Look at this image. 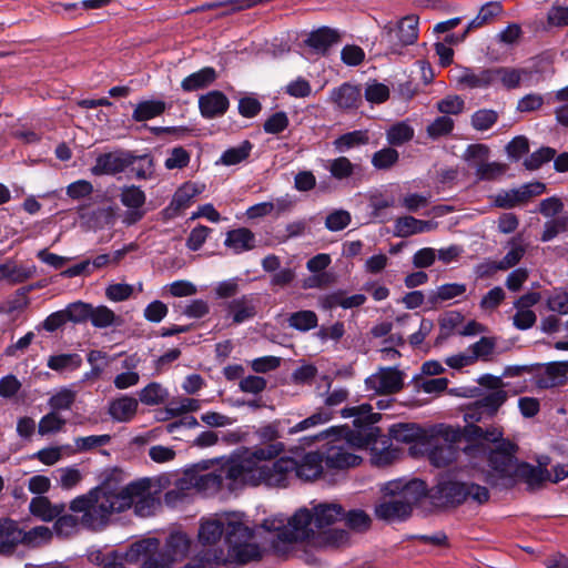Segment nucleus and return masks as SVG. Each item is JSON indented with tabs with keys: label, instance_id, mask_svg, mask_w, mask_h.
<instances>
[{
	"label": "nucleus",
	"instance_id": "obj_32",
	"mask_svg": "<svg viewBox=\"0 0 568 568\" xmlns=\"http://www.w3.org/2000/svg\"><path fill=\"white\" fill-rule=\"evenodd\" d=\"M389 435L397 442L410 444L423 442L426 433L416 424L399 423L389 428Z\"/></svg>",
	"mask_w": 568,
	"mask_h": 568
},
{
	"label": "nucleus",
	"instance_id": "obj_44",
	"mask_svg": "<svg viewBox=\"0 0 568 568\" xmlns=\"http://www.w3.org/2000/svg\"><path fill=\"white\" fill-rule=\"evenodd\" d=\"M496 339L494 337H481L476 343L471 344L467 349L473 357L474 363L478 359L489 361L495 352Z\"/></svg>",
	"mask_w": 568,
	"mask_h": 568
},
{
	"label": "nucleus",
	"instance_id": "obj_39",
	"mask_svg": "<svg viewBox=\"0 0 568 568\" xmlns=\"http://www.w3.org/2000/svg\"><path fill=\"white\" fill-rule=\"evenodd\" d=\"M493 84L500 82L507 89H515L520 84L521 75L526 74L524 70L513 68H494Z\"/></svg>",
	"mask_w": 568,
	"mask_h": 568
},
{
	"label": "nucleus",
	"instance_id": "obj_9",
	"mask_svg": "<svg viewBox=\"0 0 568 568\" xmlns=\"http://www.w3.org/2000/svg\"><path fill=\"white\" fill-rule=\"evenodd\" d=\"M332 416L333 412L331 409L320 408L314 414L293 426H290V419H276L262 425L255 430V435L264 446L278 444L280 442L277 439L285 430L288 435H295L329 422Z\"/></svg>",
	"mask_w": 568,
	"mask_h": 568
},
{
	"label": "nucleus",
	"instance_id": "obj_35",
	"mask_svg": "<svg viewBox=\"0 0 568 568\" xmlns=\"http://www.w3.org/2000/svg\"><path fill=\"white\" fill-rule=\"evenodd\" d=\"M166 109V103L162 100H144L139 102L132 113L135 122H144L161 115Z\"/></svg>",
	"mask_w": 568,
	"mask_h": 568
},
{
	"label": "nucleus",
	"instance_id": "obj_10",
	"mask_svg": "<svg viewBox=\"0 0 568 568\" xmlns=\"http://www.w3.org/2000/svg\"><path fill=\"white\" fill-rule=\"evenodd\" d=\"M433 498L447 505H459L468 500L484 504L489 499V491L475 483L442 479L434 489Z\"/></svg>",
	"mask_w": 568,
	"mask_h": 568
},
{
	"label": "nucleus",
	"instance_id": "obj_61",
	"mask_svg": "<svg viewBox=\"0 0 568 568\" xmlns=\"http://www.w3.org/2000/svg\"><path fill=\"white\" fill-rule=\"evenodd\" d=\"M355 165L345 156L329 161L328 171L336 180H344L353 175Z\"/></svg>",
	"mask_w": 568,
	"mask_h": 568
},
{
	"label": "nucleus",
	"instance_id": "obj_48",
	"mask_svg": "<svg viewBox=\"0 0 568 568\" xmlns=\"http://www.w3.org/2000/svg\"><path fill=\"white\" fill-rule=\"evenodd\" d=\"M90 321L92 325L97 328H106L116 324L118 316L114 314L112 310L104 305H100L97 307L92 306Z\"/></svg>",
	"mask_w": 568,
	"mask_h": 568
},
{
	"label": "nucleus",
	"instance_id": "obj_21",
	"mask_svg": "<svg viewBox=\"0 0 568 568\" xmlns=\"http://www.w3.org/2000/svg\"><path fill=\"white\" fill-rule=\"evenodd\" d=\"M230 101L227 97L217 90L210 91L199 99L201 114L205 119L222 116L229 109Z\"/></svg>",
	"mask_w": 568,
	"mask_h": 568
},
{
	"label": "nucleus",
	"instance_id": "obj_40",
	"mask_svg": "<svg viewBox=\"0 0 568 568\" xmlns=\"http://www.w3.org/2000/svg\"><path fill=\"white\" fill-rule=\"evenodd\" d=\"M32 276V271L17 265L12 261L0 264V281L6 280L10 283H22Z\"/></svg>",
	"mask_w": 568,
	"mask_h": 568
},
{
	"label": "nucleus",
	"instance_id": "obj_53",
	"mask_svg": "<svg viewBox=\"0 0 568 568\" xmlns=\"http://www.w3.org/2000/svg\"><path fill=\"white\" fill-rule=\"evenodd\" d=\"M556 150L549 146H542L525 159L524 165L529 171L538 170L542 164L555 159Z\"/></svg>",
	"mask_w": 568,
	"mask_h": 568
},
{
	"label": "nucleus",
	"instance_id": "obj_3",
	"mask_svg": "<svg viewBox=\"0 0 568 568\" xmlns=\"http://www.w3.org/2000/svg\"><path fill=\"white\" fill-rule=\"evenodd\" d=\"M345 509L334 501L310 503L290 518L276 515L263 520L261 527L275 532L278 540L284 542L314 541L317 534L342 520Z\"/></svg>",
	"mask_w": 568,
	"mask_h": 568
},
{
	"label": "nucleus",
	"instance_id": "obj_36",
	"mask_svg": "<svg viewBox=\"0 0 568 568\" xmlns=\"http://www.w3.org/2000/svg\"><path fill=\"white\" fill-rule=\"evenodd\" d=\"M458 454L455 445L445 440L433 447L429 453V460L436 467H446L457 459Z\"/></svg>",
	"mask_w": 568,
	"mask_h": 568
},
{
	"label": "nucleus",
	"instance_id": "obj_6",
	"mask_svg": "<svg viewBox=\"0 0 568 568\" xmlns=\"http://www.w3.org/2000/svg\"><path fill=\"white\" fill-rule=\"evenodd\" d=\"M317 439L327 440L322 456L325 467L336 470L358 465L362 458L355 452L368 445L367 436L348 427H331L314 437H304L302 442L310 446Z\"/></svg>",
	"mask_w": 568,
	"mask_h": 568
},
{
	"label": "nucleus",
	"instance_id": "obj_55",
	"mask_svg": "<svg viewBox=\"0 0 568 568\" xmlns=\"http://www.w3.org/2000/svg\"><path fill=\"white\" fill-rule=\"evenodd\" d=\"M454 125V120L443 114L428 124L426 132L429 138L436 140L440 136L448 135L453 131Z\"/></svg>",
	"mask_w": 568,
	"mask_h": 568
},
{
	"label": "nucleus",
	"instance_id": "obj_34",
	"mask_svg": "<svg viewBox=\"0 0 568 568\" xmlns=\"http://www.w3.org/2000/svg\"><path fill=\"white\" fill-rule=\"evenodd\" d=\"M215 79V69L212 67H205L183 79L181 88L185 92L196 91L209 87Z\"/></svg>",
	"mask_w": 568,
	"mask_h": 568
},
{
	"label": "nucleus",
	"instance_id": "obj_41",
	"mask_svg": "<svg viewBox=\"0 0 568 568\" xmlns=\"http://www.w3.org/2000/svg\"><path fill=\"white\" fill-rule=\"evenodd\" d=\"M77 390L70 387H61L48 400V405L53 412L68 410L72 407L77 398Z\"/></svg>",
	"mask_w": 568,
	"mask_h": 568
},
{
	"label": "nucleus",
	"instance_id": "obj_17",
	"mask_svg": "<svg viewBox=\"0 0 568 568\" xmlns=\"http://www.w3.org/2000/svg\"><path fill=\"white\" fill-rule=\"evenodd\" d=\"M507 398L508 392L506 389L489 392L469 408L465 417L473 422H480L484 415L493 417Z\"/></svg>",
	"mask_w": 568,
	"mask_h": 568
},
{
	"label": "nucleus",
	"instance_id": "obj_50",
	"mask_svg": "<svg viewBox=\"0 0 568 568\" xmlns=\"http://www.w3.org/2000/svg\"><path fill=\"white\" fill-rule=\"evenodd\" d=\"M343 416H356L357 418L354 420V425L356 427H361L363 424H374L379 419V414L372 413V407L369 405L345 408L343 409Z\"/></svg>",
	"mask_w": 568,
	"mask_h": 568
},
{
	"label": "nucleus",
	"instance_id": "obj_13",
	"mask_svg": "<svg viewBox=\"0 0 568 568\" xmlns=\"http://www.w3.org/2000/svg\"><path fill=\"white\" fill-rule=\"evenodd\" d=\"M365 385L377 394H394L403 388L404 374L395 367H382L365 379Z\"/></svg>",
	"mask_w": 568,
	"mask_h": 568
},
{
	"label": "nucleus",
	"instance_id": "obj_45",
	"mask_svg": "<svg viewBox=\"0 0 568 568\" xmlns=\"http://www.w3.org/2000/svg\"><path fill=\"white\" fill-rule=\"evenodd\" d=\"M398 151L390 146H387L383 148L379 151H376L372 155V165L376 170H389L398 162Z\"/></svg>",
	"mask_w": 568,
	"mask_h": 568
},
{
	"label": "nucleus",
	"instance_id": "obj_8",
	"mask_svg": "<svg viewBox=\"0 0 568 568\" xmlns=\"http://www.w3.org/2000/svg\"><path fill=\"white\" fill-rule=\"evenodd\" d=\"M229 469L227 459L201 460L185 471L181 479V487L187 484L204 495H213L222 489L231 491L235 489V484Z\"/></svg>",
	"mask_w": 568,
	"mask_h": 568
},
{
	"label": "nucleus",
	"instance_id": "obj_57",
	"mask_svg": "<svg viewBox=\"0 0 568 568\" xmlns=\"http://www.w3.org/2000/svg\"><path fill=\"white\" fill-rule=\"evenodd\" d=\"M65 424V419L60 417L58 413L50 412L45 414L39 422L38 432L44 436L60 432Z\"/></svg>",
	"mask_w": 568,
	"mask_h": 568
},
{
	"label": "nucleus",
	"instance_id": "obj_18",
	"mask_svg": "<svg viewBox=\"0 0 568 568\" xmlns=\"http://www.w3.org/2000/svg\"><path fill=\"white\" fill-rule=\"evenodd\" d=\"M453 80L459 89H486L493 85L491 69H483L476 72L466 67H456L453 70Z\"/></svg>",
	"mask_w": 568,
	"mask_h": 568
},
{
	"label": "nucleus",
	"instance_id": "obj_19",
	"mask_svg": "<svg viewBox=\"0 0 568 568\" xmlns=\"http://www.w3.org/2000/svg\"><path fill=\"white\" fill-rule=\"evenodd\" d=\"M192 540L182 531H172L165 540L162 551L163 557L173 565L184 560L191 550Z\"/></svg>",
	"mask_w": 568,
	"mask_h": 568
},
{
	"label": "nucleus",
	"instance_id": "obj_62",
	"mask_svg": "<svg viewBox=\"0 0 568 568\" xmlns=\"http://www.w3.org/2000/svg\"><path fill=\"white\" fill-rule=\"evenodd\" d=\"M68 322L83 323L90 321L92 305L83 302H75L68 305L65 308Z\"/></svg>",
	"mask_w": 568,
	"mask_h": 568
},
{
	"label": "nucleus",
	"instance_id": "obj_54",
	"mask_svg": "<svg viewBox=\"0 0 568 568\" xmlns=\"http://www.w3.org/2000/svg\"><path fill=\"white\" fill-rule=\"evenodd\" d=\"M489 156V148L485 144H470L464 153V160L469 166L478 170L481 163H485Z\"/></svg>",
	"mask_w": 568,
	"mask_h": 568
},
{
	"label": "nucleus",
	"instance_id": "obj_38",
	"mask_svg": "<svg viewBox=\"0 0 568 568\" xmlns=\"http://www.w3.org/2000/svg\"><path fill=\"white\" fill-rule=\"evenodd\" d=\"M169 397V392L160 383H149L139 392V400L148 406H155L164 403Z\"/></svg>",
	"mask_w": 568,
	"mask_h": 568
},
{
	"label": "nucleus",
	"instance_id": "obj_58",
	"mask_svg": "<svg viewBox=\"0 0 568 568\" xmlns=\"http://www.w3.org/2000/svg\"><path fill=\"white\" fill-rule=\"evenodd\" d=\"M322 537V542L331 547H343L349 544L351 536L344 529H324L317 534Z\"/></svg>",
	"mask_w": 568,
	"mask_h": 568
},
{
	"label": "nucleus",
	"instance_id": "obj_22",
	"mask_svg": "<svg viewBox=\"0 0 568 568\" xmlns=\"http://www.w3.org/2000/svg\"><path fill=\"white\" fill-rule=\"evenodd\" d=\"M293 464L292 473L294 471L298 478L304 480L317 478L323 473L325 466L322 453L320 452L307 453L298 463L293 459Z\"/></svg>",
	"mask_w": 568,
	"mask_h": 568
},
{
	"label": "nucleus",
	"instance_id": "obj_51",
	"mask_svg": "<svg viewBox=\"0 0 568 568\" xmlns=\"http://www.w3.org/2000/svg\"><path fill=\"white\" fill-rule=\"evenodd\" d=\"M508 170L507 164L499 162H485L476 170V176L480 181H495Z\"/></svg>",
	"mask_w": 568,
	"mask_h": 568
},
{
	"label": "nucleus",
	"instance_id": "obj_4",
	"mask_svg": "<svg viewBox=\"0 0 568 568\" xmlns=\"http://www.w3.org/2000/svg\"><path fill=\"white\" fill-rule=\"evenodd\" d=\"M223 535L231 562L244 565L261 557V549L252 541L253 530L243 514L226 513L202 521L199 539L203 545H215Z\"/></svg>",
	"mask_w": 568,
	"mask_h": 568
},
{
	"label": "nucleus",
	"instance_id": "obj_23",
	"mask_svg": "<svg viewBox=\"0 0 568 568\" xmlns=\"http://www.w3.org/2000/svg\"><path fill=\"white\" fill-rule=\"evenodd\" d=\"M128 486H138L139 488L132 494L131 498L135 514L141 517L150 516L156 506V500L150 493L149 483L146 480H140L131 483Z\"/></svg>",
	"mask_w": 568,
	"mask_h": 568
},
{
	"label": "nucleus",
	"instance_id": "obj_43",
	"mask_svg": "<svg viewBox=\"0 0 568 568\" xmlns=\"http://www.w3.org/2000/svg\"><path fill=\"white\" fill-rule=\"evenodd\" d=\"M119 197L121 203L131 210L141 209L146 200L145 193L135 185L123 186Z\"/></svg>",
	"mask_w": 568,
	"mask_h": 568
},
{
	"label": "nucleus",
	"instance_id": "obj_47",
	"mask_svg": "<svg viewBox=\"0 0 568 568\" xmlns=\"http://www.w3.org/2000/svg\"><path fill=\"white\" fill-rule=\"evenodd\" d=\"M48 367L55 372L75 369L81 365V357L78 354H59L48 358Z\"/></svg>",
	"mask_w": 568,
	"mask_h": 568
},
{
	"label": "nucleus",
	"instance_id": "obj_16",
	"mask_svg": "<svg viewBox=\"0 0 568 568\" xmlns=\"http://www.w3.org/2000/svg\"><path fill=\"white\" fill-rule=\"evenodd\" d=\"M257 297L253 294L242 295L223 304L226 318L231 324L240 325L253 320L257 314Z\"/></svg>",
	"mask_w": 568,
	"mask_h": 568
},
{
	"label": "nucleus",
	"instance_id": "obj_28",
	"mask_svg": "<svg viewBox=\"0 0 568 568\" xmlns=\"http://www.w3.org/2000/svg\"><path fill=\"white\" fill-rule=\"evenodd\" d=\"M331 97L341 109H356L362 101L361 89L349 83H343L334 89Z\"/></svg>",
	"mask_w": 568,
	"mask_h": 568
},
{
	"label": "nucleus",
	"instance_id": "obj_14",
	"mask_svg": "<svg viewBox=\"0 0 568 568\" xmlns=\"http://www.w3.org/2000/svg\"><path fill=\"white\" fill-rule=\"evenodd\" d=\"M545 190L546 185L541 182L526 183L518 189L499 192L496 194L494 203L500 209H513L528 202L534 196L542 194Z\"/></svg>",
	"mask_w": 568,
	"mask_h": 568
},
{
	"label": "nucleus",
	"instance_id": "obj_64",
	"mask_svg": "<svg viewBox=\"0 0 568 568\" xmlns=\"http://www.w3.org/2000/svg\"><path fill=\"white\" fill-rule=\"evenodd\" d=\"M546 306L550 312L560 315L568 314V293L559 291L550 294L546 300Z\"/></svg>",
	"mask_w": 568,
	"mask_h": 568
},
{
	"label": "nucleus",
	"instance_id": "obj_49",
	"mask_svg": "<svg viewBox=\"0 0 568 568\" xmlns=\"http://www.w3.org/2000/svg\"><path fill=\"white\" fill-rule=\"evenodd\" d=\"M413 136V128L404 122L394 124L386 131V138L390 145H402L410 141Z\"/></svg>",
	"mask_w": 568,
	"mask_h": 568
},
{
	"label": "nucleus",
	"instance_id": "obj_33",
	"mask_svg": "<svg viewBox=\"0 0 568 568\" xmlns=\"http://www.w3.org/2000/svg\"><path fill=\"white\" fill-rule=\"evenodd\" d=\"M224 244L239 254L255 246V236L247 229H236L227 232Z\"/></svg>",
	"mask_w": 568,
	"mask_h": 568
},
{
	"label": "nucleus",
	"instance_id": "obj_52",
	"mask_svg": "<svg viewBox=\"0 0 568 568\" xmlns=\"http://www.w3.org/2000/svg\"><path fill=\"white\" fill-rule=\"evenodd\" d=\"M508 244L510 245V250L498 261L503 271L516 266L526 253V248L518 242L517 237L511 239Z\"/></svg>",
	"mask_w": 568,
	"mask_h": 568
},
{
	"label": "nucleus",
	"instance_id": "obj_31",
	"mask_svg": "<svg viewBox=\"0 0 568 568\" xmlns=\"http://www.w3.org/2000/svg\"><path fill=\"white\" fill-rule=\"evenodd\" d=\"M503 13V4L499 1H489L481 6L478 14L469 21L466 30L463 33V38H466L468 32L474 29L481 28Z\"/></svg>",
	"mask_w": 568,
	"mask_h": 568
},
{
	"label": "nucleus",
	"instance_id": "obj_2",
	"mask_svg": "<svg viewBox=\"0 0 568 568\" xmlns=\"http://www.w3.org/2000/svg\"><path fill=\"white\" fill-rule=\"evenodd\" d=\"M516 449L513 443L503 440L496 449L489 452L485 445L476 444L466 447L464 453L469 458L487 457L486 480L494 487L510 488L518 481H524L531 490L539 488L549 478L548 470L528 463H519L515 457Z\"/></svg>",
	"mask_w": 568,
	"mask_h": 568
},
{
	"label": "nucleus",
	"instance_id": "obj_60",
	"mask_svg": "<svg viewBox=\"0 0 568 568\" xmlns=\"http://www.w3.org/2000/svg\"><path fill=\"white\" fill-rule=\"evenodd\" d=\"M436 108L444 115H458L465 109V101L459 95H447L436 103Z\"/></svg>",
	"mask_w": 568,
	"mask_h": 568
},
{
	"label": "nucleus",
	"instance_id": "obj_11",
	"mask_svg": "<svg viewBox=\"0 0 568 568\" xmlns=\"http://www.w3.org/2000/svg\"><path fill=\"white\" fill-rule=\"evenodd\" d=\"M130 564L142 562L140 568H170V562L160 552V541L156 538H145L133 542L123 555Z\"/></svg>",
	"mask_w": 568,
	"mask_h": 568
},
{
	"label": "nucleus",
	"instance_id": "obj_12",
	"mask_svg": "<svg viewBox=\"0 0 568 568\" xmlns=\"http://www.w3.org/2000/svg\"><path fill=\"white\" fill-rule=\"evenodd\" d=\"M384 38L393 52H397L402 47L413 44L418 38V17L414 14L404 17L396 28L387 29Z\"/></svg>",
	"mask_w": 568,
	"mask_h": 568
},
{
	"label": "nucleus",
	"instance_id": "obj_15",
	"mask_svg": "<svg viewBox=\"0 0 568 568\" xmlns=\"http://www.w3.org/2000/svg\"><path fill=\"white\" fill-rule=\"evenodd\" d=\"M136 156L126 151H114L100 154L95 164L92 166L91 172L93 175H114L123 172L126 168L132 165Z\"/></svg>",
	"mask_w": 568,
	"mask_h": 568
},
{
	"label": "nucleus",
	"instance_id": "obj_20",
	"mask_svg": "<svg viewBox=\"0 0 568 568\" xmlns=\"http://www.w3.org/2000/svg\"><path fill=\"white\" fill-rule=\"evenodd\" d=\"M139 408V399L123 394L109 402L108 414L116 423L131 422Z\"/></svg>",
	"mask_w": 568,
	"mask_h": 568
},
{
	"label": "nucleus",
	"instance_id": "obj_46",
	"mask_svg": "<svg viewBox=\"0 0 568 568\" xmlns=\"http://www.w3.org/2000/svg\"><path fill=\"white\" fill-rule=\"evenodd\" d=\"M342 520L349 529L358 532L367 530L372 521L371 517L362 509L345 510Z\"/></svg>",
	"mask_w": 568,
	"mask_h": 568
},
{
	"label": "nucleus",
	"instance_id": "obj_63",
	"mask_svg": "<svg viewBox=\"0 0 568 568\" xmlns=\"http://www.w3.org/2000/svg\"><path fill=\"white\" fill-rule=\"evenodd\" d=\"M505 297L504 290L500 286H495L481 297L479 306L484 312H493L503 303Z\"/></svg>",
	"mask_w": 568,
	"mask_h": 568
},
{
	"label": "nucleus",
	"instance_id": "obj_1",
	"mask_svg": "<svg viewBox=\"0 0 568 568\" xmlns=\"http://www.w3.org/2000/svg\"><path fill=\"white\" fill-rule=\"evenodd\" d=\"M284 443L258 446L234 454L227 459L235 488L239 485L285 487L294 467L293 458L280 457Z\"/></svg>",
	"mask_w": 568,
	"mask_h": 568
},
{
	"label": "nucleus",
	"instance_id": "obj_29",
	"mask_svg": "<svg viewBox=\"0 0 568 568\" xmlns=\"http://www.w3.org/2000/svg\"><path fill=\"white\" fill-rule=\"evenodd\" d=\"M467 292V285L464 283H446L432 290L427 294V301L432 306L454 298H462Z\"/></svg>",
	"mask_w": 568,
	"mask_h": 568
},
{
	"label": "nucleus",
	"instance_id": "obj_59",
	"mask_svg": "<svg viewBox=\"0 0 568 568\" xmlns=\"http://www.w3.org/2000/svg\"><path fill=\"white\" fill-rule=\"evenodd\" d=\"M498 120V114L494 110L480 109L471 115V125L477 131L490 129Z\"/></svg>",
	"mask_w": 568,
	"mask_h": 568
},
{
	"label": "nucleus",
	"instance_id": "obj_27",
	"mask_svg": "<svg viewBox=\"0 0 568 568\" xmlns=\"http://www.w3.org/2000/svg\"><path fill=\"white\" fill-rule=\"evenodd\" d=\"M339 41V34L336 30L322 27L310 33L306 44L314 49L317 53H326L327 50Z\"/></svg>",
	"mask_w": 568,
	"mask_h": 568
},
{
	"label": "nucleus",
	"instance_id": "obj_37",
	"mask_svg": "<svg viewBox=\"0 0 568 568\" xmlns=\"http://www.w3.org/2000/svg\"><path fill=\"white\" fill-rule=\"evenodd\" d=\"M368 141L369 136L366 131L355 130L338 136L334 140L333 145L336 151L344 153L356 146L365 145Z\"/></svg>",
	"mask_w": 568,
	"mask_h": 568
},
{
	"label": "nucleus",
	"instance_id": "obj_25",
	"mask_svg": "<svg viewBox=\"0 0 568 568\" xmlns=\"http://www.w3.org/2000/svg\"><path fill=\"white\" fill-rule=\"evenodd\" d=\"M204 185L186 182L180 186L170 203L169 209L180 212L187 210L195 201L196 197L203 192Z\"/></svg>",
	"mask_w": 568,
	"mask_h": 568
},
{
	"label": "nucleus",
	"instance_id": "obj_30",
	"mask_svg": "<svg viewBox=\"0 0 568 568\" xmlns=\"http://www.w3.org/2000/svg\"><path fill=\"white\" fill-rule=\"evenodd\" d=\"M29 509L32 515L44 521H51L64 513V504L53 505L47 497L39 496L31 499Z\"/></svg>",
	"mask_w": 568,
	"mask_h": 568
},
{
	"label": "nucleus",
	"instance_id": "obj_42",
	"mask_svg": "<svg viewBox=\"0 0 568 568\" xmlns=\"http://www.w3.org/2000/svg\"><path fill=\"white\" fill-rule=\"evenodd\" d=\"M317 322L318 318L315 312L308 310L294 312L287 318L288 325L301 332H307L315 328L317 326Z\"/></svg>",
	"mask_w": 568,
	"mask_h": 568
},
{
	"label": "nucleus",
	"instance_id": "obj_24",
	"mask_svg": "<svg viewBox=\"0 0 568 568\" xmlns=\"http://www.w3.org/2000/svg\"><path fill=\"white\" fill-rule=\"evenodd\" d=\"M24 530L9 518L0 519V552L10 554L18 544H22Z\"/></svg>",
	"mask_w": 568,
	"mask_h": 568
},
{
	"label": "nucleus",
	"instance_id": "obj_56",
	"mask_svg": "<svg viewBox=\"0 0 568 568\" xmlns=\"http://www.w3.org/2000/svg\"><path fill=\"white\" fill-rule=\"evenodd\" d=\"M251 150L252 144L248 141H244L241 145L226 150L221 156V162L224 165H235L245 160L250 155Z\"/></svg>",
	"mask_w": 568,
	"mask_h": 568
},
{
	"label": "nucleus",
	"instance_id": "obj_7",
	"mask_svg": "<svg viewBox=\"0 0 568 568\" xmlns=\"http://www.w3.org/2000/svg\"><path fill=\"white\" fill-rule=\"evenodd\" d=\"M384 498L376 506L375 514L387 521L406 519L417 504L426 495V484L420 479L410 481L393 480L383 488Z\"/></svg>",
	"mask_w": 568,
	"mask_h": 568
},
{
	"label": "nucleus",
	"instance_id": "obj_26",
	"mask_svg": "<svg viewBox=\"0 0 568 568\" xmlns=\"http://www.w3.org/2000/svg\"><path fill=\"white\" fill-rule=\"evenodd\" d=\"M436 227L433 221H422L413 215H402L397 219L395 234L400 237H407L413 234L429 232Z\"/></svg>",
	"mask_w": 568,
	"mask_h": 568
},
{
	"label": "nucleus",
	"instance_id": "obj_5",
	"mask_svg": "<svg viewBox=\"0 0 568 568\" xmlns=\"http://www.w3.org/2000/svg\"><path fill=\"white\" fill-rule=\"evenodd\" d=\"M138 486L113 488L103 485L91 489L88 494L75 497L70 503L73 513L82 514L81 523L90 529H101L114 513H121L132 506V494Z\"/></svg>",
	"mask_w": 568,
	"mask_h": 568
}]
</instances>
